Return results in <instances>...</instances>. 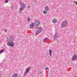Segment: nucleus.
<instances>
[{
  "instance_id": "obj_14",
  "label": "nucleus",
  "mask_w": 77,
  "mask_h": 77,
  "mask_svg": "<svg viewBox=\"0 0 77 77\" xmlns=\"http://www.w3.org/2000/svg\"><path fill=\"white\" fill-rule=\"evenodd\" d=\"M43 13L44 14H46L47 13V12L45 11V10H44L43 11Z\"/></svg>"
},
{
  "instance_id": "obj_12",
  "label": "nucleus",
  "mask_w": 77,
  "mask_h": 77,
  "mask_svg": "<svg viewBox=\"0 0 77 77\" xmlns=\"http://www.w3.org/2000/svg\"><path fill=\"white\" fill-rule=\"evenodd\" d=\"M18 74L17 73L14 74L12 75V77H18Z\"/></svg>"
},
{
  "instance_id": "obj_18",
  "label": "nucleus",
  "mask_w": 77,
  "mask_h": 77,
  "mask_svg": "<svg viewBox=\"0 0 77 77\" xmlns=\"http://www.w3.org/2000/svg\"><path fill=\"white\" fill-rule=\"evenodd\" d=\"M4 51V50H2L0 51V53H3V51Z\"/></svg>"
},
{
  "instance_id": "obj_17",
  "label": "nucleus",
  "mask_w": 77,
  "mask_h": 77,
  "mask_svg": "<svg viewBox=\"0 0 77 77\" xmlns=\"http://www.w3.org/2000/svg\"><path fill=\"white\" fill-rule=\"evenodd\" d=\"M30 20V18H28L27 19V21H29Z\"/></svg>"
},
{
  "instance_id": "obj_8",
  "label": "nucleus",
  "mask_w": 77,
  "mask_h": 77,
  "mask_svg": "<svg viewBox=\"0 0 77 77\" xmlns=\"http://www.w3.org/2000/svg\"><path fill=\"white\" fill-rule=\"evenodd\" d=\"M77 55H74L72 56V60H76L77 59Z\"/></svg>"
},
{
  "instance_id": "obj_19",
  "label": "nucleus",
  "mask_w": 77,
  "mask_h": 77,
  "mask_svg": "<svg viewBox=\"0 0 77 77\" xmlns=\"http://www.w3.org/2000/svg\"><path fill=\"white\" fill-rule=\"evenodd\" d=\"M5 3H7L8 2V1L7 0H6L5 1Z\"/></svg>"
},
{
  "instance_id": "obj_2",
  "label": "nucleus",
  "mask_w": 77,
  "mask_h": 77,
  "mask_svg": "<svg viewBox=\"0 0 77 77\" xmlns=\"http://www.w3.org/2000/svg\"><path fill=\"white\" fill-rule=\"evenodd\" d=\"M20 4L21 5V8H20V12H21V11H23L24 10V9L25 8L26 4L21 2H20Z\"/></svg>"
},
{
  "instance_id": "obj_11",
  "label": "nucleus",
  "mask_w": 77,
  "mask_h": 77,
  "mask_svg": "<svg viewBox=\"0 0 77 77\" xmlns=\"http://www.w3.org/2000/svg\"><path fill=\"white\" fill-rule=\"evenodd\" d=\"M53 23H56L57 22V20L56 19H54L52 20Z\"/></svg>"
},
{
  "instance_id": "obj_20",
  "label": "nucleus",
  "mask_w": 77,
  "mask_h": 77,
  "mask_svg": "<svg viewBox=\"0 0 77 77\" xmlns=\"http://www.w3.org/2000/svg\"><path fill=\"white\" fill-rule=\"evenodd\" d=\"M48 69V68L47 67H46L45 69V70H47V69Z\"/></svg>"
},
{
  "instance_id": "obj_23",
  "label": "nucleus",
  "mask_w": 77,
  "mask_h": 77,
  "mask_svg": "<svg viewBox=\"0 0 77 77\" xmlns=\"http://www.w3.org/2000/svg\"><path fill=\"white\" fill-rule=\"evenodd\" d=\"M0 77H1V76L0 75Z\"/></svg>"
},
{
  "instance_id": "obj_1",
  "label": "nucleus",
  "mask_w": 77,
  "mask_h": 77,
  "mask_svg": "<svg viewBox=\"0 0 77 77\" xmlns=\"http://www.w3.org/2000/svg\"><path fill=\"white\" fill-rule=\"evenodd\" d=\"M14 41V37L12 35H9L7 38V45L8 46L13 47L14 46V43L12 42Z\"/></svg>"
},
{
  "instance_id": "obj_3",
  "label": "nucleus",
  "mask_w": 77,
  "mask_h": 77,
  "mask_svg": "<svg viewBox=\"0 0 77 77\" xmlns=\"http://www.w3.org/2000/svg\"><path fill=\"white\" fill-rule=\"evenodd\" d=\"M25 69H26V70L25 72H24V76H26V75H27V74H28V73H29V71H30V70L31 69V67L29 66L28 67L26 68Z\"/></svg>"
},
{
  "instance_id": "obj_9",
  "label": "nucleus",
  "mask_w": 77,
  "mask_h": 77,
  "mask_svg": "<svg viewBox=\"0 0 77 77\" xmlns=\"http://www.w3.org/2000/svg\"><path fill=\"white\" fill-rule=\"evenodd\" d=\"M34 25H35V23H32L30 24V27H33V26H34Z\"/></svg>"
},
{
  "instance_id": "obj_4",
  "label": "nucleus",
  "mask_w": 77,
  "mask_h": 77,
  "mask_svg": "<svg viewBox=\"0 0 77 77\" xmlns=\"http://www.w3.org/2000/svg\"><path fill=\"white\" fill-rule=\"evenodd\" d=\"M67 24H68V22L66 21H63L62 23L61 24V27L63 28V27H66V25H67Z\"/></svg>"
},
{
  "instance_id": "obj_13",
  "label": "nucleus",
  "mask_w": 77,
  "mask_h": 77,
  "mask_svg": "<svg viewBox=\"0 0 77 77\" xmlns=\"http://www.w3.org/2000/svg\"><path fill=\"white\" fill-rule=\"evenodd\" d=\"M45 10H46L47 11H48L49 10V8H48V7L47 6L45 7Z\"/></svg>"
},
{
  "instance_id": "obj_21",
  "label": "nucleus",
  "mask_w": 77,
  "mask_h": 77,
  "mask_svg": "<svg viewBox=\"0 0 77 77\" xmlns=\"http://www.w3.org/2000/svg\"><path fill=\"white\" fill-rule=\"evenodd\" d=\"M4 31H5V32H6V30H4Z\"/></svg>"
},
{
  "instance_id": "obj_10",
  "label": "nucleus",
  "mask_w": 77,
  "mask_h": 77,
  "mask_svg": "<svg viewBox=\"0 0 77 77\" xmlns=\"http://www.w3.org/2000/svg\"><path fill=\"white\" fill-rule=\"evenodd\" d=\"M49 53L50 56H51L52 54V50H49Z\"/></svg>"
},
{
  "instance_id": "obj_15",
  "label": "nucleus",
  "mask_w": 77,
  "mask_h": 77,
  "mask_svg": "<svg viewBox=\"0 0 77 77\" xmlns=\"http://www.w3.org/2000/svg\"><path fill=\"white\" fill-rule=\"evenodd\" d=\"M47 39L46 38H45V39H43V42H45L47 41Z\"/></svg>"
},
{
  "instance_id": "obj_22",
  "label": "nucleus",
  "mask_w": 77,
  "mask_h": 77,
  "mask_svg": "<svg viewBox=\"0 0 77 77\" xmlns=\"http://www.w3.org/2000/svg\"><path fill=\"white\" fill-rule=\"evenodd\" d=\"M30 6H29V7H28V8H30Z\"/></svg>"
},
{
  "instance_id": "obj_16",
  "label": "nucleus",
  "mask_w": 77,
  "mask_h": 77,
  "mask_svg": "<svg viewBox=\"0 0 77 77\" xmlns=\"http://www.w3.org/2000/svg\"><path fill=\"white\" fill-rule=\"evenodd\" d=\"M10 8L11 9H12L14 8V6H12L10 7Z\"/></svg>"
},
{
  "instance_id": "obj_5",
  "label": "nucleus",
  "mask_w": 77,
  "mask_h": 77,
  "mask_svg": "<svg viewBox=\"0 0 77 77\" xmlns=\"http://www.w3.org/2000/svg\"><path fill=\"white\" fill-rule=\"evenodd\" d=\"M37 29H38V30L35 32L36 35H38L40 33H41L42 31V28H41L37 27Z\"/></svg>"
},
{
  "instance_id": "obj_6",
  "label": "nucleus",
  "mask_w": 77,
  "mask_h": 77,
  "mask_svg": "<svg viewBox=\"0 0 77 77\" xmlns=\"http://www.w3.org/2000/svg\"><path fill=\"white\" fill-rule=\"evenodd\" d=\"M35 26H38L40 24V22L38 20H36L35 22Z\"/></svg>"
},
{
  "instance_id": "obj_7",
  "label": "nucleus",
  "mask_w": 77,
  "mask_h": 77,
  "mask_svg": "<svg viewBox=\"0 0 77 77\" xmlns=\"http://www.w3.org/2000/svg\"><path fill=\"white\" fill-rule=\"evenodd\" d=\"M59 37V35H58V34L57 33H56V34H55L54 37V39H56L57 38Z\"/></svg>"
}]
</instances>
